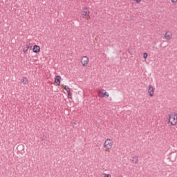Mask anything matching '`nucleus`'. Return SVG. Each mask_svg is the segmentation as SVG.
Here are the masks:
<instances>
[{
  "label": "nucleus",
  "instance_id": "nucleus-1",
  "mask_svg": "<svg viewBox=\"0 0 177 177\" xmlns=\"http://www.w3.org/2000/svg\"><path fill=\"white\" fill-rule=\"evenodd\" d=\"M167 124L169 127H175L176 125H177V113L176 112H173L169 115Z\"/></svg>",
  "mask_w": 177,
  "mask_h": 177
},
{
  "label": "nucleus",
  "instance_id": "nucleus-2",
  "mask_svg": "<svg viewBox=\"0 0 177 177\" xmlns=\"http://www.w3.org/2000/svg\"><path fill=\"white\" fill-rule=\"evenodd\" d=\"M114 143L113 140L110 138H106L104 142V148L105 149V151H110L111 149H113Z\"/></svg>",
  "mask_w": 177,
  "mask_h": 177
},
{
  "label": "nucleus",
  "instance_id": "nucleus-3",
  "mask_svg": "<svg viewBox=\"0 0 177 177\" xmlns=\"http://www.w3.org/2000/svg\"><path fill=\"white\" fill-rule=\"evenodd\" d=\"M81 63L84 67H88V64H89V58L86 56L82 57Z\"/></svg>",
  "mask_w": 177,
  "mask_h": 177
},
{
  "label": "nucleus",
  "instance_id": "nucleus-4",
  "mask_svg": "<svg viewBox=\"0 0 177 177\" xmlns=\"http://www.w3.org/2000/svg\"><path fill=\"white\" fill-rule=\"evenodd\" d=\"M89 9H88V8H83V10L81 12L82 19H86V16H89Z\"/></svg>",
  "mask_w": 177,
  "mask_h": 177
},
{
  "label": "nucleus",
  "instance_id": "nucleus-5",
  "mask_svg": "<svg viewBox=\"0 0 177 177\" xmlns=\"http://www.w3.org/2000/svg\"><path fill=\"white\" fill-rule=\"evenodd\" d=\"M148 93L151 97H153V96H154V87H153V86H148Z\"/></svg>",
  "mask_w": 177,
  "mask_h": 177
},
{
  "label": "nucleus",
  "instance_id": "nucleus-6",
  "mask_svg": "<svg viewBox=\"0 0 177 177\" xmlns=\"http://www.w3.org/2000/svg\"><path fill=\"white\" fill-rule=\"evenodd\" d=\"M165 38L167 41H171V39H172V32H171V31H166Z\"/></svg>",
  "mask_w": 177,
  "mask_h": 177
},
{
  "label": "nucleus",
  "instance_id": "nucleus-7",
  "mask_svg": "<svg viewBox=\"0 0 177 177\" xmlns=\"http://www.w3.org/2000/svg\"><path fill=\"white\" fill-rule=\"evenodd\" d=\"M62 80V77L60 75H57L55 77V82L57 86H60V80Z\"/></svg>",
  "mask_w": 177,
  "mask_h": 177
},
{
  "label": "nucleus",
  "instance_id": "nucleus-8",
  "mask_svg": "<svg viewBox=\"0 0 177 177\" xmlns=\"http://www.w3.org/2000/svg\"><path fill=\"white\" fill-rule=\"evenodd\" d=\"M65 91H66L68 93V99H73V94L71 93V88L70 87H65Z\"/></svg>",
  "mask_w": 177,
  "mask_h": 177
},
{
  "label": "nucleus",
  "instance_id": "nucleus-9",
  "mask_svg": "<svg viewBox=\"0 0 177 177\" xmlns=\"http://www.w3.org/2000/svg\"><path fill=\"white\" fill-rule=\"evenodd\" d=\"M33 52L35 53H39V52H41V47L38 45H35L33 46Z\"/></svg>",
  "mask_w": 177,
  "mask_h": 177
},
{
  "label": "nucleus",
  "instance_id": "nucleus-10",
  "mask_svg": "<svg viewBox=\"0 0 177 177\" xmlns=\"http://www.w3.org/2000/svg\"><path fill=\"white\" fill-rule=\"evenodd\" d=\"M98 94H102L104 95V96H106V97H109V96H110V95H109V93H107L105 90H100L98 91Z\"/></svg>",
  "mask_w": 177,
  "mask_h": 177
},
{
  "label": "nucleus",
  "instance_id": "nucleus-11",
  "mask_svg": "<svg viewBox=\"0 0 177 177\" xmlns=\"http://www.w3.org/2000/svg\"><path fill=\"white\" fill-rule=\"evenodd\" d=\"M21 82L24 84V85H27V84H28V79L24 77L21 80Z\"/></svg>",
  "mask_w": 177,
  "mask_h": 177
},
{
  "label": "nucleus",
  "instance_id": "nucleus-12",
  "mask_svg": "<svg viewBox=\"0 0 177 177\" xmlns=\"http://www.w3.org/2000/svg\"><path fill=\"white\" fill-rule=\"evenodd\" d=\"M28 49H30V46L28 44H26L23 49L24 53H26V52H28Z\"/></svg>",
  "mask_w": 177,
  "mask_h": 177
},
{
  "label": "nucleus",
  "instance_id": "nucleus-13",
  "mask_svg": "<svg viewBox=\"0 0 177 177\" xmlns=\"http://www.w3.org/2000/svg\"><path fill=\"white\" fill-rule=\"evenodd\" d=\"M148 56H149V55L147 53H144V54H143L144 59H147Z\"/></svg>",
  "mask_w": 177,
  "mask_h": 177
},
{
  "label": "nucleus",
  "instance_id": "nucleus-14",
  "mask_svg": "<svg viewBox=\"0 0 177 177\" xmlns=\"http://www.w3.org/2000/svg\"><path fill=\"white\" fill-rule=\"evenodd\" d=\"M136 3L139 4L140 2H142V0H133Z\"/></svg>",
  "mask_w": 177,
  "mask_h": 177
},
{
  "label": "nucleus",
  "instance_id": "nucleus-15",
  "mask_svg": "<svg viewBox=\"0 0 177 177\" xmlns=\"http://www.w3.org/2000/svg\"><path fill=\"white\" fill-rule=\"evenodd\" d=\"M171 3H177V0H171Z\"/></svg>",
  "mask_w": 177,
  "mask_h": 177
},
{
  "label": "nucleus",
  "instance_id": "nucleus-16",
  "mask_svg": "<svg viewBox=\"0 0 177 177\" xmlns=\"http://www.w3.org/2000/svg\"><path fill=\"white\" fill-rule=\"evenodd\" d=\"M104 177H111V175H110V174H105Z\"/></svg>",
  "mask_w": 177,
  "mask_h": 177
},
{
  "label": "nucleus",
  "instance_id": "nucleus-17",
  "mask_svg": "<svg viewBox=\"0 0 177 177\" xmlns=\"http://www.w3.org/2000/svg\"><path fill=\"white\" fill-rule=\"evenodd\" d=\"M134 159L136 160V164L138 162V157H135Z\"/></svg>",
  "mask_w": 177,
  "mask_h": 177
},
{
  "label": "nucleus",
  "instance_id": "nucleus-18",
  "mask_svg": "<svg viewBox=\"0 0 177 177\" xmlns=\"http://www.w3.org/2000/svg\"><path fill=\"white\" fill-rule=\"evenodd\" d=\"M61 86H62V88H64V89H65V87H67L66 86H65V85H64V84H62Z\"/></svg>",
  "mask_w": 177,
  "mask_h": 177
}]
</instances>
